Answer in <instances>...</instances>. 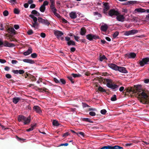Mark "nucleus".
<instances>
[{
    "label": "nucleus",
    "instance_id": "obj_64",
    "mask_svg": "<svg viewBox=\"0 0 149 149\" xmlns=\"http://www.w3.org/2000/svg\"><path fill=\"white\" fill-rule=\"evenodd\" d=\"M69 135V134L68 132H66L65 133H64L63 135V137H65V136H68V135Z\"/></svg>",
    "mask_w": 149,
    "mask_h": 149
},
{
    "label": "nucleus",
    "instance_id": "obj_45",
    "mask_svg": "<svg viewBox=\"0 0 149 149\" xmlns=\"http://www.w3.org/2000/svg\"><path fill=\"white\" fill-rule=\"evenodd\" d=\"M51 3L50 6H54L55 5V1L54 0H49Z\"/></svg>",
    "mask_w": 149,
    "mask_h": 149
},
{
    "label": "nucleus",
    "instance_id": "obj_19",
    "mask_svg": "<svg viewBox=\"0 0 149 149\" xmlns=\"http://www.w3.org/2000/svg\"><path fill=\"white\" fill-rule=\"evenodd\" d=\"M23 61L24 62L32 64L35 63L34 61L33 60L30 59H24L23 60Z\"/></svg>",
    "mask_w": 149,
    "mask_h": 149
},
{
    "label": "nucleus",
    "instance_id": "obj_3",
    "mask_svg": "<svg viewBox=\"0 0 149 149\" xmlns=\"http://www.w3.org/2000/svg\"><path fill=\"white\" fill-rule=\"evenodd\" d=\"M108 66L112 69L115 70H118L120 72L125 73H127V71L125 68L118 66L115 64L110 63L108 64Z\"/></svg>",
    "mask_w": 149,
    "mask_h": 149
},
{
    "label": "nucleus",
    "instance_id": "obj_29",
    "mask_svg": "<svg viewBox=\"0 0 149 149\" xmlns=\"http://www.w3.org/2000/svg\"><path fill=\"white\" fill-rule=\"evenodd\" d=\"M29 17L33 19L34 22H37V17H35L33 15H30Z\"/></svg>",
    "mask_w": 149,
    "mask_h": 149
},
{
    "label": "nucleus",
    "instance_id": "obj_18",
    "mask_svg": "<svg viewBox=\"0 0 149 149\" xmlns=\"http://www.w3.org/2000/svg\"><path fill=\"white\" fill-rule=\"evenodd\" d=\"M32 49L31 47H29L28 50L23 53V54L25 56H27L31 53L32 52Z\"/></svg>",
    "mask_w": 149,
    "mask_h": 149
},
{
    "label": "nucleus",
    "instance_id": "obj_21",
    "mask_svg": "<svg viewBox=\"0 0 149 149\" xmlns=\"http://www.w3.org/2000/svg\"><path fill=\"white\" fill-rule=\"evenodd\" d=\"M103 5L104 6V8L103 9L105 10H108L109 9V7L108 5V3H103Z\"/></svg>",
    "mask_w": 149,
    "mask_h": 149
},
{
    "label": "nucleus",
    "instance_id": "obj_10",
    "mask_svg": "<svg viewBox=\"0 0 149 149\" xmlns=\"http://www.w3.org/2000/svg\"><path fill=\"white\" fill-rule=\"evenodd\" d=\"M119 13L117 11L115 10L114 9H112L110 10L108 13V15L112 17L113 15H118Z\"/></svg>",
    "mask_w": 149,
    "mask_h": 149
},
{
    "label": "nucleus",
    "instance_id": "obj_11",
    "mask_svg": "<svg viewBox=\"0 0 149 149\" xmlns=\"http://www.w3.org/2000/svg\"><path fill=\"white\" fill-rule=\"evenodd\" d=\"M136 56V54L134 52H131L129 54H126L125 55V57L128 58H134Z\"/></svg>",
    "mask_w": 149,
    "mask_h": 149
},
{
    "label": "nucleus",
    "instance_id": "obj_25",
    "mask_svg": "<svg viewBox=\"0 0 149 149\" xmlns=\"http://www.w3.org/2000/svg\"><path fill=\"white\" fill-rule=\"evenodd\" d=\"M25 116L22 115H19L18 117V120L19 122L24 121L25 119Z\"/></svg>",
    "mask_w": 149,
    "mask_h": 149
},
{
    "label": "nucleus",
    "instance_id": "obj_53",
    "mask_svg": "<svg viewBox=\"0 0 149 149\" xmlns=\"http://www.w3.org/2000/svg\"><path fill=\"white\" fill-rule=\"evenodd\" d=\"M74 38L75 40L77 41L78 42L79 41V37L78 36H76L74 35Z\"/></svg>",
    "mask_w": 149,
    "mask_h": 149
},
{
    "label": "nucleus",
    "instance_id": "obj_38",
    "mask_svg": "<svg viewBox=\"0 0 149 149\" xmlns=\"http://www.w3.org/2000/svg\"><path fill=\"white\" fill-rule=\"evenodd\" d=\"M117 100L116 96V95H113L111 97V101H114L116 100Z\"/></svg>",
    "mask_w": 149,
    "mask_h": 149
},
{
    "label": "nucleus",
    "instance_id": "obj_6",
    "mask_svg": "<svg viewBox=\"0 0 149 149\" xmlns=\"http://www.w3.org/2000/svg\"><path fill=\"white\" fill-rule=\"evenodd\" d=\"M86 37L87 39L90 41H91L93 39L96 40L99 39V37L98 36L93 35L92 34H90L86 35Z\"/></svg>",
    "mask_w": 149,
    "mask_h": 149
},
{
    "label": "nucleus",
    "instance_id": "obj_2",
    "mask_svg": "<svg viewBox=\"0 0 149 149\" xmlns=\"http://www.w3.org/2000/svg\"><path fill=\"white\" fill-rule=\"evenodd\" d=\"M100 81L103 82L104 83H107L106 85L107 86L112 89H114L117 88L118 86L114 84L113 81L110 79H104L102 77H100Z\"/></svg>",
    "mask_w": 149,
    "mask_h": 149
},
{
    "label": "nucleus",
    "instance_id": "obj_32",
    "mask_svg": "<svg viewBox=\"0 0 149 149\" xmlns=\"http://www.w3.org/2000/svg\"><path fill=\"white\" fill-rule=\"evenodd\" d=\"M50 9L52 10V11L53 13L56 12L57 10L54 6H50Z\"/></svg>",
    "mask_w": 149,
    "mask_h": 149
},
{
    "label": "nucleus",
    "instance_id": "obj_14",
    "mask_svg": "<svg viewBox=\"0 0 149 149\" xmlns=\"http://www.w3.org/2000/svg\"><path fill=\"white\" fill-rule=\"evenodd\" d=\"M125 17L123 15H120L119 14L118 15H117L116 18L117 20L119 21L123 22L124 21Z\"/></svg>",
    "mask_w": 149,
    "mask_h": 149
},
{
    "label": "nucleus",
    "instance_id": "obj_42",
    "mask_svg": "<svg viewBox=\"0 0 149 149\" xmlns=\"http://www.w3.org/2000/svg\"><path fill=\"white\" fill-rule=\"evenodd\" d=\"M27 33L29 35H31L33 33V32L32 29H30L27 31Z\"/></svg>",
    "mask_w": 149,
    "mask_h": 149
},
{
    "label": "nucleus",
    "instance_id": "obj_37",
    "mask_svg": "<svg viewBox=\"0 0 149 149\" xmlns=\"http://www.w3.org/2000/svg\"><path fill=\"white\" fill-rule=\"evenodd\" d=\"M71 81L72 84H74V81L73 80L74 79H72V78L71 76H68L67 77Z\"/></svg>",
    "mask_w": 149,
    "mask_h": 149
},
{
    "label": "nucleus",
    "instance_id": "obj_59",
    "mask_svg": "<svg viewBox=\"0 0 149 149\" xmlns=\"http://www.w3.org/2000/svg\"><path fill=\"white\" fill-rule=\"evenodd\" d=\"M6 29L7 32L9 33V27L8 25H6L5 27Z\"/></svg>",
    "mask_w": 149,
    "mask_h": 149
},
{
    "label": "nucleus",
    "instance_id": "obj_52",
    "mask_svg": "<svg viewBox=\"0 0 149 149\" xmlns=\"http://www.w3.org/2000/svg\"><path fill=\"white\" fill-rule=\"evenodd\" d=\"M40 36L44 38L46 36V34L45 33H40Z\"/></svg>",
    "mask_w": 149,
    "mask_h": 149
},
{
    "label": "nucleus",
    "instance_id": "obj_49",
    "mask_svg": "<svg viewBox=\"0 0 149 149\" xmlns=\"http://www.w3.org/2000/svg\"><path fill=\"white\" fill-rule=\"evenodd\" d=\"M94 15H97L99 17H102V15L101 14H100V13H99L97 12H95L94 13Z\"/></svg>",
    "mask_w": 149,
    "mask_h": 149
},
{
    "label": "nucleus",
    "instance_id": "obj_7",
    "mask_svg": "<svg viewBox=\"0 0 149 149\" xmlns=\"http://www.w3.org/2000/svg\"><path fill=\"white\" fill-rule=\"evenodd\" d=\"M149 62V58L146 57L142 59L141 61H140L139 64L141 66H143L145 64H148Z\"/></svg>",
    "mask_w": 149,
    "mask_h": 149
},
{
    "label": "nucleus",
    "instance_id": "obj_43",
    "mask_svg": "<svg viewBox=\"0 0 149 149\" xmlns=\"http://www.w3.org/2000/svg\"><path fill=\"white\" fill-rule=\"evenodd\" d=\"M60 82H61L63 84H65L66 83L65 80L63 79H60Z\"/></svg>",
    "mask_w": 149,
    "mask_h": 149
},
{
    "label": "nucleus",
    "instance_id": "obj_36",
    "mask_svg": "<svg viewBox=\"0 0 149 149\" xmlns=\"http://www.w3.org/2000/svg\"><path fill=\"white\" fill-rule=\"evenodd\" d=\"M14 13L15 14H18L20 12V11L18 8H15L14 9Z\"/></svg>",
    "mask_w": 149,
    "mask_h": 149
},
{
    "label": "nucleus",
    "instance_id": "obj_4",
    "mask_svg": "<svg viewBox=\"0 0 149 149\" xmlns=\"http://www.w3.org/2000/svg\"><path fill=\"white\" fill-rule=\"evenodd\" d=\"M100 149H123V147L117 145L114 146L108 145L104 146Z\"/></svg>",
    "mask_w": 149,
    "mask_h": 149
},
{
    "label": "nucleus",
    "instance_id": "obj_55",
    "mask_svg": "<svg viewBox=\"0 0 149 149\" xmlns=\"http://www.w3.org/2000/svg\"><path fill=\"white\" fill-rule=\"evenodd\" d=\"M54 81L56 83H60V81L59 80H58V79H56L55 78H54L53 79Z\"/></svg>",
    "mask_w": 149,
    "mask_h": 149
},
{
    "label": "nucleus",
    "instance_id": "obj_50",
    "mask_svg": "<svg viewBox=\"0 0 149 149\" xmlns=\"http://www.w3.org/2000/svg\"><path fill=\"white\" fill-rule=\"evenodd\" d=\"M89 114L91 116H94L96 115V113L93 111H91L89 113Z\"/></svg>",
    "mask_w": 149,
    "mask_h": 149
},
{
    "label": "nucleus",
    "instance_id": "obj_12",
    "mask_svg": "<svg viewBox=\"0 0 149 149\" xmlns=\"http://www.w3.org/2000/svg\"><path fill=\"white\" fill-rule=\"evenodd\" d=\"M33 110L37 113L40 114L42 113V111L40 108L38 106H34L33 108Z\"/></svg>",
    "mask_w": 149,
    "mask_h": 149
},
{
    "label": "nucleus",
    "instance_id": "obj_27",
    "mask_svg": "<svg viewBox=\"0 0 149 149\" xmlns=\"http://www.w3.org/2000/svg\"><path fill=\"white\" fill-rule=\"evenodd\" d=\"M36 124L34 125H31V127L28 129L26 130V131L29 132L33 130L34 129V128L36 127Z\"/></svg>",
    "mask_w": 149,
    "mask_h": 149
},
{
    "label": "nucleus",
    "instance_id": "obj_33",
    "mask_svg": "<svg viewBox=\"0 0 149 149\" xmlns=\"http://www.w3.org/2000/svg\"><path fill=\"white\" fill-rule=\"evenodd\" d=\"M82 120L84 121L88 122L90 123H93V122L91 121V120L89 118H84L82 119Z\"/></svg>",
    "mask_w": 149,
    "mask_h": 149
},
{
    "label": "nucleus",
    "instance_id": "obj_61",
    "mask_svg": "<svg viewBox=\"0 0 149 149\" xmlns=\"http://www.w3.org/2000/svg\"><path fill=\"white\" fill-rule=\"evenodd\" d=\"M6 61L3 59L0 58V62L1 63H6Z\"/></svg>",
    "mask_w": 149,
    "mask_h": 149
},
{
    "label": "nucleus",
    "instance_id": "obj_63",
    "mask_svg": "<svg viewBox=\"0 0 149 149\" xmlns=\"http://www.w3.org/2000/svg\"><path fill=\"white\" fill-rule=\"evenodd\" d=\"M36 7V5L35 4H32L30 6V8H33Z\"/></svg>",
    "mask_w": 149,
    "mask_h": 149
},
{
    "label": "nucleus",
    "instance_id": "obj_51",
    "mask_svg": "<svg viewBox=\"0 0 149 149\" xmlns=\"http://www.w3.org/2000/svg\"><path fill=\"white\" fill-rule=\"evenodd\" d=\"M48 2L47 1H46L44 2L42 5L45 6L47 5L48 4Z\"/></svg>",
    "mask_w": 149,
    "mask_h": 149
},
{
    "label": "nucleus",
    "instance_id": "obj_13",
    "mask_svg": "<svg viewBox=\"0 0 149 149\" xmlns=\"http://www.w3.org/2000/svg\"><path fill=\"white\" fill-rule=\"evenodd\" d=\"M54 33L57 37H61L63 34V33L62 32L57 30L54 31Z\"/></svg>",
    "mask_w": 149,
    "mask_h": 149
},
{
    "label": "nucleus",
    "instance_id": "obj_23",
    "mask_svg": "<svg viewBox=\"0 0 149 149\" xmlns=\"http://www.w3.org/2000/svg\"><path fill=\"white\" fill-rule=\"evenodd\" d=\"M108 27L107 25H102L101 27V30L103 31H106L107 30Z\"/></svg>",
    "mask_w": 149,
    "mask_h": 149
},
{
    "label": "nucleus",
    "instance_id": "obj_41",
    "mask_svg": "<svg viewBox=\"0 0 149 149\" xmlns=\"http://www.w3.org/2000/svg\"><path fill=\"white\" fill-rule=\"evenodd\" d=\"M10 3H11L13 6L16 3V0H10Z\"/></svg>",
    "mask_w": 149,
    "mask_h": 149
},
{
    "label": "nucleus",
    "instance_id": "obj_34",
    "mask_svg": "<svg viewBox=\"0 0 149 149\" xmlns=\"http://www.w3.org/2000/svg\"><path fill=\"white\" fill-rule=\"evenodd\" d=\"M98 90L101 92H106V91L105 89L103 88L101 86H100L98 88Z\"/></svg>",
    "mask_w": 149,
    "mask_h": 149
},
{
    "label": "nucleus",
    "instance_id": "obj_30",
    "mask_svg": "<svg viewBox=\"0 0 149 149\" xmlns=\"http://www.w3.org/2000/svg\"><path fill=\"white\" fill-rule=\"evenodd\" d=\"M67 44L68 46L70 45H75V43L73 41L70 40L67 42Z\"/></svg>",
    "mask_w": 149,
    "mask_h": 149
},
{
    "label": "nucleus",
    "instance_id": "obj_57",
    "mask_svg": "<svg viewBox=\"0 0 149 149\" xmlns=\"http://www.w3.org/2000/svg\"><path fill=\"white\" fill-rule=\"evenodd\" d=\"M37 11L36 10H33L32 11L31 13L32 14V15L33 14L36 15V14L37 13Z\"/></svg>",
    "mask_w": 149,
    "mask_h": 149
},
{
    "label": "nucleus",
    "instance_id": "obj_46",
    "mask_svg": "<svg viewBox=\"0 0 149 149\" xmlns=\"http://www.w3.org/2000/svg\"><path fill=\"white\" fill-rule=\"evenodd\" d=\"M32 25H31L32 27L35 28L36 26H38V24L37 22H34L32 23Z\"/></svg>",
    "mask_w": 149,
    "mask_h": 149
},
{
    "label": "nucleus",
    "instance_id": "obj_47",
    "mask_svg": "<svg viewBox=\"0 0 149 149\" xmlns=\"http://www.w3.org/2000/svg\"><path fill=\"white\" fill-rule=\"evenodd\" d=\"M76 134L78 135V134H80L81 136H83V137H84L85 136V134L83 132H78V133H76Z\"/></svg>",
    "mask_w": 149,
    "mask_h": 149
},
{
    "label": "nucleus",
    "instance_id": "obj_22",
    "mask_svg": "<svg viewBox=\"0 0 149 149\" xmlns=\"http://www.w3.org/2000/svg\"><path fill=\"white\" fill-rule=\"evenodd\" d=\"M20 100V98L19 97H15L13 99V102L15 104H17Z\"/></svg>",
    "mask_w": 149,
    "mask_h": 149
},
{
    "label": "nucleus",
    "instance_id": "obj_54",
    "mask_svg": "<svg viewBox=\"0 0 149 149\" xmlns=\"http://www.w3.org/2000/svg\"><path fill=\"white\" fill-rule=\"evenodd\" d=\"M18 62L16 60H12L11 61V63L13 64H16Z\"/></svg>",
    "mask_w": 149,
    "mask_h": 149
},
{
    "label": "nucleus",
    "instance_id": "obj_58",
    "mask_svg": "<svg viewBox=\"0 0 149 149\" xmlns=\"http://www.w3.org/2000/svg\"><path fill=\"white\" fill-rule=\"evenodd\" d=\"M130 4H133L136 3L137 2L136 1H132L128 2Z\"/></svg>",
    "mask_w": 149,
    "mask_h": 149
},
{
    "label": "nucleus",
    "instance_id": "obj_39",
    "mask_svg": "<svg viewBox=\"0 0 149 149\" xmlns=\"http://www.w3.org/2000/svg\"><path fill=\"white\" fill-rule=\"evenodd\" d=\"M119 33L118 31L115 32L113 34V37L114 38H115L118 35Z\"/></svg>",
    "mask_w": 149,
    "mask_h": 149
},
{
    "label": "nucleus",
    "instance_id": "obj_1",
    "mask_svg": "<svg viewBox=\"0 0 149 149\" xmlns=\"http://www.w3.org/2000/svg\"><path fill=\"white\" fill-rule=\"evenodd\" d=\"M141 91V90H139L138 88H136V92H134L135 93H137L136 97L143 103L149 104V96L143 91L140 93Z\"/></svg>",
    "mask_w": 149,
    "mask_h": 149
},
{
    "label": "nucleus",
    "instance_id": "obj_5",
    "mask_svg": "<svg viewBox=\"0 0 149 149\" xmlns=\"http://www.w3.org/2000/svg\"><path fill=\"white\" fill-rule=\"evenodd\" d=\"M16 31L12 27L10 26V41H15V39L12 37L13 35L16 34Z\"/></svg>",
    "mask_w": 149,
    "mask_h": 149
},
{
    "label": "nucleus",
    "instance_id": "obj_62",
    "mask_svg": "<svg viewBox=\"0 0 149 149\" xmlns=\"http://www.w3.org/2000/svg\"><path fill=\"white\" fill-rule=\"evenodd\" d=\"M83 107H89L90 106L85 103H82Z\"/></svg>",
    "mask_w": 149,
    "mask_h": 149
},
{
    "label": "nucleus",
    "instance_id": "obj_28",
    "mask_svg": "<svg viewBox=\"0 0 149 149\" xmlns=\"http://www.w3.org/2000/svg\"><path fill=\"white\" fill-rule=\"evenodd\" d=\"M52 124L54 126H59L60 125V124L58 123V121L55 120H54L53 121Z\"/></svg>",
    "mask_w": 149,
    "mask_h": 149
},
{
    "label": "nucleus",
    "instance_id": "obj_35",
    "mask_svg": "<svg viewBox=\"0 0 149 149\" xmlns=\"http://www.w3.org/2000/svg\"><path fill=\"white\" fill-rule=\"evenodd\" d=\"M71 75L74 78L79 77L81 76V75L79 74L72 73L71 74Z\"/></svg>",
    "mask_w": 149,
    "mask_h": 149
},
{
    "label": "nucleus",
    "instance_id": "obj_44",
    "mask_svg": "<svg viewBox=\"0 0 149 149\" xmlns=\"http://www.w3.org/2000/svg\"><path fill=\"white\" fill-rule=\"evenodd\" d=\"M31 57L33 58H35L37 57V54L36 53H33L31 54Z\"/></svg>",
    "mask_w": 149,
    "mask_h": 149
},
{
    "label": "nucleus",
    "instance_id": "obj_48",
    "mask_svg": "<svg viewBox=\"0 0 149 149\" xmlns=\"http://www.w3.org/2000/svg\"><path fill=\"white\" fill-rule=\"evenodd\" d=\"M107 112V111L105 109L101 110L100 111L101 113L103 115L105 114Z\"/></svg>",
    "mask_w": 149,
    "mask_h": 149
},
{
    "label": "nucleus",
    "instance_id": "obj_31",
    "mask_svg": "<svg viewBox=\"0 0 149 149\" xmlns=\"http://www.w3.org/2000/svg\"><path fill=\"white\" fill-rule=\"evenodd\" d=\"M45 6L42 5L39 8L40 11L42 12H44L45 10Z\"/></svg>",
    "mask_w": 149,
    "mask_h": 149
},
{
    "label": "nucleus",
    "instance_id": "obj_9",
    "mask_svg": "<svg viewBox=\"0 0 149 149\" xmlns=\"http://www.w3.org/2000/svg\"><path fill=\"white\" fill-rule=\"evenodd\" d=\"M38 19L39 22L47 25V26H48L50 24L49 22L47 19H42L41 17H39Z\"/></svg>",
    "mask_w": 149,
    "mask_h": 149
},
{
    "label": "nucleus",
    "instance_id": "obj_17",
    "mask_svg": "<svg viewBox=\"0 0 149 149\" xmlns=\"http://www.w3.org/2000/svg\"><path fill=\"white\" fill-rule=\"evenodd\" d=\"M70 16L72 19H74L77 18V15L76 12H72L69 14Z\"/></svg>",
    "mask_w": 149,
    "mask_h": 149
},
{
    "label": "nucleus",
    "instance_id": "obj_8",
    "mask_svg": "<svg viewBox=\"0 0 149 149\" xmlns=\"http://www.w3.org/2000/svg\"><path fill=\"white\" fill-rule=\"evenodd\" d=\"M138 32V31L136 29H132L125 31L124 33L125 36H128L130 35H133Z\"/></svg>",
    "mask_w": 149,
    "mask_h": 149
},
{
    "label": "nucleus",
    "instance_id": "obj_40",
    "mask_svg": "<svg viewBox=\"0 0 149 149\" xmlns=\"http://www.w3.org/2000/svg\"><path fill=\"white\" fill-rule=\"evenodd\" d=\"M3 15L5 16H6L8 15L9 13L8 11L5 10L3 12Z\"/></svg>",
    "mask_w": 149,
    "mask_h": 149
},
{
    "label": "nucleus",
    "instance_id": "obj_56",
    "mask_svg": "<svg viewBox=\"0 0 149 149\" xmlns=\"http://www.w3.org/2000/svg\"><path fill=\"white\" fill-rule=\"evenodd\" d=\"M54 14L55 16L58 18H60L61 17L60 15L58 13H57L56 12Z\"/></svg>",
    "mask_w": 149,
    "mask_h": 149
},
{
    "label": "nucleus",
    "instance_id": "obj_20",
    "mask_svg": "<svg viewBox=\"0 0 149 149\" xmlns=\"http://www.w3.org/2000/svg\"><path fill=\"white\" fill-rule=\"evenodd\" d=\"M86 32V29L84 27L80 29V34L82 36L85 35Z\"/></svg>",
    "mask_w": 149,
    "mask_h": 149
},
{
    "label": "nucleus",
    "instance_id": "obj_26",
    "mask_svg": "<svg viewBox=\"0 0 149 149\" xmlns=\"http://www.w3.org/2000/svg\"><path fill=\"white\" fill-rule=\"evenodd\" d=\"M135 11L139 13H144L146 12L145 9L141 8H136Z\"/></svg>",
    "mask_w": 149,
    "mask_h": 149
},
{
    "label": "nucleus",
    "instance_id": "obj_16",
    "mask_svg": "<svg viewBox=\"0 0 149 149\" xmlns=\"http://www.w3.org/2000/svg\"><path fill=\"white\" fill-rule=\"evenodd\" d=\"M31 121V118L30 116L28 117H25L24 120V124L25 125L28 124Z\"/></svg>",
    "mask_w": 149,
    "mask_h": 149
},
{
    "label": "nucleus",
    "instance_id": "obj_15",
    "mask_svg": "<svg viewBox=\"0 0 149 149\" xmlns=\"http://www.w3.org/2000/svg\"><path fill=\"white\" fill-rule=\"evenodd\" d=\"M12 72L15 74H22L24 73V71L23 70H13L12 71Z\"/></svg>",
    "mask_w": 149,
    "mask_h": 149
},
{
    "label": "nucleus",
    "instance_id": "obj_24",
    "mask_svg": "<svg viewBox=\"0 0 149 149\" xmlns=\"http://www.w3.org/2000/svg\"><path fill=\"white\" fill-rule=\"evenodd\" d=\"M99 60L100 61H102L104 60H107V59L104 55H103L102 56L101 54H100L99 56Z\"/></svg>",
    "mask_w": 149,
    "mask_h": 149
},
{
    "label": "nucleus",
    "instance_id": "obj_60",
    "mask_svg": "<svg viewBox=\"0 0 149 149\" xmlns=\"http://www.w3.org/2000/svg\"><path fill=\"white\" fill-rule=\"evenodd\" d=\"M76 50V48L74 47H72L70 49L71 52H74Z\"/></svg>",
    "mask_w": 149,
    "mask_h": 149
}]
</instances>
